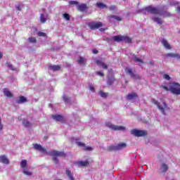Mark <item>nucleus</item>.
Instances as JSON below:
<instances>
[{"label":"nucleus","mask_w":180,"mask_h":180,"mask_svg":"<svg viewBox=\"0 0 180 180\" xmlns=\"http://www.w3.org/2000/svg\"><path fill=\"white\" fill-rule=\"evenodd\" d=\"M34 150L39 151L40 153H43L44 154H46V155H51L53 158V161L55 164H58V159L57 157H67V155L64 152H60L58 150H51L50 152H47V150L43 147L39 143H36L34 145Z\"/></svg>","instance_id":"f257e3e1"},{"label":"nucleus","mask_w":180,"mask_h":180,"mask_svg":"<svg viewBox=\"0 0 180 180\" xmlns=\"http://www.w3.org/2000/svg\"><path fill=\"white\" fill-rule=\"evenodd\" d=\"M163 89L169 91L173 95H180V84L179 83L173 82L170 84L169 88L166 86H162Z\"/></svg>","instance_id":"f03ea898"},{"label":"nucleus","mask_w":180,"mask_h":180,"mask_svg":"<svg viewBox=\"0 0 180 180\" xmlns=\"http://www.w3.org/2000/svg\"><path fill=\"white\" fill-rule=\"evenodd\" d=\"M144 11H147L148 13H152L153 15H162L160 9L155 7H153L151 6H148L146 8H141V10H139V12H144Z\"/></svg>","instance_id":"7ed1b4c3"},{"label":"nucleus","mask_w":180,"mask_h":180,"mask_svg":"<svg viewBox=\"0 0 180 180\" xmlns=\"http://www.w3.org/2000/svg\"><path fill=\"white\" fill-rule=\"evenodd\" d=\"M105 126L107 127H109V129H111V130L121 131H126V127H124L123 126L114 125L113 124H112V122H107L105 124Z\"/></svg>","instance_id":"20e7f679"},{"label":"nucleus","mask_w":180,"mask_h":180,"mask_svg":"<svg viewBox=\"0 0 180 180\" xmlns=\"http://www.w3.org/2000/svg\"><path fill=\"white\" fill-rule=\"evenodd\" d=\"M153 103H154V105H157V107L160 110V112L162 113V115H166L165 110L167 109V103H165V101H162L163 105H161V103H160V102H158L157 100H153Z\"/></svg>","instance_id":"39448f33"},{"label":"nucleus","mask_w":180,"mask_h":180,"mask_svg":"<svg viewBox=\"0 0 180 180\" xmlns=\"http://www.w3.org/2000/svg\"><path fill=\"white\" fill-rule=\"evenodd\" d=\"M131 134H133L135 137H143L147 136V132L143 130L132 129L131 130Z\"/></svg>","instance_id":"423d86ee"},{"label":"nucleus","mask_w":180,"mask_h":180,"mask_svg":"<svg viewBox=\"0 0 180 180\" xmlns=\"http://www.w3.org/2000/svg\"><path fill=\"white\" fill-rule=\"evenodd\" d=\"M88 26L91 30H95V29L102 27V26H103V23L102 22H91L88 23Z\"/></svg>","instance_id":"0eeeda50"},{"label":"nucleus","mask_w":180,"mask_h":180,"mask_svg":"<svg viewBox=\"0 0 180 180\" xmlns=\"http://www.w3.org/2000/svg\"><path fill=\"white\" fill-rule=\"evenodd\" d=\"M124 71L127 75H130L131 78H134V79H140L139 76L136 75V73L133 72V70H131V68H125Z\"/></svg>","instance_id":"6e6552de"},{"label":"nucleus","mask_w":180,"mask_h":180,"mask_svg":"<svg viewBox=\"0 0 180 180\" xmlns=\"http://www.w3.org/2000/svg\"><path fill=\"white\" fill-rule=\"evenodd\" d=\"M77 10L79 12H85V11H88V6L85 4H79L77 6Z\"/></svg>","instance_id":"1a4fd4ad"},{"label":"nucleus","mask_w":180,"mask_h":180,"mask_svg":"<svg viewBox=\"0 0 180 180\" xmlns=\"http://www.w3.org/2000/svg\"><path fill=\"white\" fill-rule=\"evenodd\" d=\"M166 58H177V60H180V55L179 53H169L165 55Z\"/></svg>","instance_id":"9d476101"},{"label":"nucleus","mask_w":180,"mask_h":180,"mask_svg":"<svg viewBox=\"0 0 180 180\" xmlns=\"http://www.w3.org/2000/svg\"><path fill=\"white\" fill-rule=\"evenodd\" d=\"M52 118L56 122H64L65 119L64 117L61 115H52Z\"/></svg>","instance_id":"9b49d317"},{"label":"nucleus","mask_w":180,"mask_h":180,"mask_svg":"<svg viewBox=\"0 0 180 180\" xmlns=\"http://www.w3.org/2000/svg\"><path fill=\"white\" fill-rule=\"evenodd\" d=\"M127 98L128 101H132V99H134L135 98H139V96L137 95V93L132 92L127 96Z\"/></svg>","instance_id":"f8f14e48"},{"label":"nucleus","mask_w":180,"mask_h":180,"mask_svg":"<svg viewBox=\"0 0 180 180\" xmlns=\"http://www.w3.org/2000/svg\"><path fill=\"white\" fill-rule=\"evenodd\" d=\"M0 162L8 165L9 164V160L6 158V156L5 155H3L0 156Z\"/></svg>","instance_id":"ddd939ff"},{"label":"nucleus","mask_w":180,"mask_h":180,"mask_svg":"<svg viewBox=\"0 0 180 180\" xmlns=\"http://www.w3.org/2000/svg\"><path fill=\"white\" fill-rule=\"evenodd\" d=\"M20 168H22V169H27V161L26 160H22L20 162Z\"/></svg>","instance_id":"4468645a"},{"label":"nucleus","mask_w":180,"mask_h":180,"mask_svg":"<svg viewBox=\"0 0 180 180\" xmlns=\"http://www.w3.org/2000/svg\"><path fill=\"white\" fill-rule=\"evenodd\" d=\"M4 94L7 98H13V94L8 89H4Z\"/></svg>","instance_id":"2eb2a0df"},{"label":"nucleus","mask_w":180,"mask_h":180,"mask_svg":"<svg viewBox=\"0 0 180 180\" xmlns=\"http://www.w3.org/2000/svg\"><path fill=\"white\" fill-rule=\"evenodd\" d=\"M162 44H163L164 47H165V49H167V50H171V45H169L167 39H162Z\"/></svg>","instance_id":"dca6fc26"},{"label":"nucleus","mask_w":180,"mask_h":180,"mask_svg":"<svg viewBox=\"0 0 180 180\" xmlns=\"http://www.w3.org/2000/svg\"><path fill=\"white\" fill-rule=\"evenodd\" d=\"M112 39L114 40V41H123V36L122 35H116V36H113Z\"/></svg>","instance_id":"f3484780"},{"label":"nucleus","mask_w":180,"mask_h":180,"mask_svg":"<svg viewBox=\"0 0 180 180\" xmlns=\"http://www.w3.org/2000/svg\"><path fill=\"white\" fill-rule=\"evenodd\" d=\"M126 147H127L126 143H121L117 146V150L119 151L120 150H123V148H126Z\"/></svg>","instance_id":"a211bd4d"},{"label":"nucleus","mask_w":180,"mask_h":180,"mask_svg":"<svg viewBox=\"0 0 180 180\" xmlns=\"http://www.w3.org/2000/svg\"><path fill=\"white\" fill-rule=\"evenodd\" d=\"M77 164L79 165V167H88V165H89V162L88 160L79 161L77 162Z\"/></svg>","instance_id":"6ab92c4d"},{"label":"nucleus","mask_w":180,"mask_h":180,"mask_svg":"<svg viewBox=\"0 0 180 180\" xmlns=\"http://www.w3.org/2000/svg\"><path fill=\"white\" fill-rule=\"evenodd\" d=\"M49 68V70H51V71H59V70H61V67L60 65H51Z\"/></svg>","instance_id":"aec40b11"},{"label":"nucleus","mask_w":180,"mask_h":180,"mask_svg":"<svg viewBox=\"0 0 180 180\" xmlns=\"http://www.w3.org/2000/svg\"><path fill=\"white\" fill-rule=\"evenodd\" d=\"M25 102H27V98H26V97L21 96L19 98V100L17 101V103H25Z\"/></svg>","instance_id":"412c9836"},{"label":"nucleus","mask_w":180,"mask_h":180,"mask_svg":"<svg viewBox=\"0 0 180 180\" xmlns=\"http://www.w3.org/2000/svg\"><path fill=\"white\" fill-rule=\"evenodd\" d=\"M96 6L97 8H99L100 9H103L104 8H108V6L103 3L101 2H97L96 4Z\"/></svg>","instance_id":"4be33fe9"},{"label":"nucleus","mask_w":180,"mask_h":180,"mask_svg":"<svg viewBox=\"0 0 180 180\" xmlns=\"http://www.w3.org/2000/svg\"><path fill=\"white\" fill-rule=\"evenodd\" d=\"M107 150L109 152L112 151H117V146H110L107 148Z\"/></svg>","instance_id":"5701e85b"},{"label":"nucleus","mask_w":180,"mask_h":180,"mask_svg":"<svg viewBox=\"0 0 180 180\" xmlns=\"http://www.w3.org/2000/svg\"><path fill=\"white\" fill-rule=\"evenodd\" d=\"M66 175L70 180H75V179H74V177L72 176V173H71V172L68 169H66Z\"/></svg>","instance_id":"b1692460"},{"label":"nucleus","mask_w":180,"mask_h":180,"mask_svg":"<svg viewBox=\"0 0 180 180\" xmlns=\"http://www.w3.org/2000/svg\"><path fill=\"white\" fill-rule=\"evenodd\" d=\"M22 124L25 127H32V124L30 123V122H29L26 120H24L22 121Z\"/></svg>","instance_id":"393cba45"},{"label":"nucleus","mask_w":180,"mask_h":180,"mask_svg":"<svg viewBox=\"0 0 180 180\" xmlns=\"http://www.w3.org/2000/svg\"><path fill=\"white\" fill-rule=\"evenodd\" d=\"M122 41H125V43H131V38L128 36H123Z\"/></svg>","instance_id":"a878e982"},{"label":"nucleus","mask_w":180,"mask_h":180,"mask_svg":"<svg viewBox=\"0 0 180 180\" xmlns=\"http://www.w3.org/2000/svg\"><path fill=\"white\" fill-rule=\"evenodd\" d=\"M22 172L24 175H27V176H32L33 175V173H32L30 171H28L27 169H24Z\"/></svg>","instance_id":"bb28decb"},{"label":"nucleus","mask_w":180,"mask_h":180,"mask_svg":"<svg viewBox=\"0 0 180 180\" xmlns=\"http://www.w3.org/2000/svg\"><path fill=\"white\" fill-rule=\"evenodd\" d=\"M40 22L41 23H46V22H47V18L44 16V14H41L40 16Z\"/></svg>","instance_id":"cd10ccee"},{"label":"nucleus","mask_w":180,"mask_h":180,"mask_svg":"<svg viewBox=\"0 0 180 180\" xmlns=\"http://www.w3.org/2000/svg\"><path fill=\"white\" fill-rule=\"evenodd\" d=\"M110 18L112 19H115V20H117L118 22H122L123 19L117 15H110Z\"/></svg>","instance_id":"c85d7f7f"},{"label":"nucleus","mask_w":180,"mask_h":180,"mask_svg":"<svg viewBox=\"0 0 180 180\" xmlns=\"http://www.w3.org/2000/svg\"><path fill=\"white\" fill-rule=\"evenodd\" d=\"M77 63L79 64H85V63H86V60L84 58V57L81 56L77 60Z\"/></svg>","instance_id":"c756f323"},{"label":"nucleus","mask_w":180,"mask_h":180,"mask_svg":"<svg viewBox=\"0 0 180 180\" xmlns=\"http://www.w3.org/2000/svg\"><path fill=\"white\" fill-rule=\"evenodd\" d=\"M154 22H157L158 25H162V20L158 17H155L153 18Z\"/></svg>","instance_id":"7c9ffc66"},{"label":"nucleus","mask_w":180,"mask_h":180,"mask_svg":"<svg viewBox=\"0 0 180 180\" xmlns=\"http://www.w3.org/2000/svg\"><path fill=\"white\" fill-rule=\"evenodd\" d=\"M63 18L64 19H65L66 20H70V19H71V16H70V14H68L67 13H63Z\"/></svg>","instance_id":"2f4dec72"},{"label":"nucleus","mask_w":180,"mask_h":180,"mask_svg":"<svg viewBox=\"0 0 180 180\" xmlns=\"http://www.w3.org/2000/svg\"><path fill=\"white\" fill-rule=\"evenodd\" d=\"M99 95H100V96H101V98H108V93H105V92H103L102 91H99Z\"/></svg>","instance_id":"473e14b6"},{"label":"nucleus","mask_w":180,"mask_h":180,"mask_svg":"<svg viewBox=\"0 0 180 180\" xmlns=\"http://www.w3.org/2000/svg\"><path fill=\"white\" fill-rule=\"evenodd\" d=\"M162 169L163 172H167V171L168 170V165H167L165 163H163L162 165Z\"/></svg>","instance_id":"72a5a7b5"},{"label":"nucleus","mask_w":180,"mask_h":180,"mask_svg":"<svg viewBox=\"0 0 180 180\" xmlns=\"http://www.w3.org/2000/svg\"><path fill=\"white\" fill-rule=\"evenodd\" d=\"M28 41H29L30 43H33V44H34V43H37V40L36 38H34V37H30V38H28Z\"/></svg>","instance_id":"f704fd0d"},{"label":"nucleus","mask_w":180,"mask_h":180,"mask_svg":"<svg viewBox=\"0 0 180 180\" xmlns=\"http://www.w3.org/2000/svg\"><path fill=\"white\" fill-rule=\"evenodd\" d=\"M134 61H135V63H141V64H143V63H144V62L143 61V60H141V59H140V58H137V57H135V58H134Z\"/></svg>","instance_id":"c9c22d12"},{"label":"nucleus","mask_w":180,"mask_h":180,"mask_svg":"<svg viewBox=\"0 0 180 180\" xmlns=\"http://www.w3.org/2000/svg\"><path fill=\"white\" fill-rule=\"evenodd\" d=\"M115 81H116V79L115 78L108 79V85H113V82H115Z\"/></svg>","instance_id":"e433bc0d"},{"label":"nucleus","mask_w":180,"mask_h":180,"mask_svg":"<svg viewBox=\"0 0 180 180\" xmlns=\"http://www.w3.org/2000/svg\"><path fill=\"white\" fill-rule=\"evenodd\" d=\"M172 16V14L169 12H165V14L163 15V18H171Z\"/></svg>","instance_id":"4c0bfd02"},{"label":"nucleus","mask_w":180,"mask_h":180,"mask_svg":"<svg viewBox=\"0 0 180 180\" xmlns=\"http://www.w3.org/2000/svg\"><path fill=\"white\" fill-rule=\"evenodd\" d=\"M6 65L11 68V70H12V71H15V68H13V65H12V64H11V63L9 62H6Z\"/></svg>","instance_id":"58836bf2"},{"label":"nucleus","mask_w":180,"mask_h":180,"mask_svg":"<svg viewBox=\"0 0 180 180\" xmlns=\"http://www.w3.org/2000/svg\"><path fill=\"white\" fill-rule=\"evenodd\" d=\"M92 150H94V148H92V147L91 146H85V147L84 148V151H92Z\"/></svg>","instance_id":"ea45409f"},{"label":"nucleus","mask_w":180,"mask_h":180,"mask_svg":"<svg viewBox=\"0 0 180 180\" xmlns=\"http://www.w3.org/2000/svg\"><path fill=\"white\" fill-rule=\"evenodd\" d=\"M63 99L66 103H68V102H70V98L67 96H63Z\"/></svg>","instance_id":"a19ab883"},{"label":"nucleus","mask_w":180,"mask_h":180,"mask_svg":"<svg viewBox=\"0 0 180 180\" xmlns=\"http://www.w3.org/2000/svg\"><path fill=\"white\" fill-rule=\"evenodd\" d=\"M76 144H77L79 147H82L83 148H84V147H85V143H82V142L77 141V142H76Z\"/></svg>","instance_id":"79ce46f5"},{"label":"nucleus","mask_w":180,"mask_h":180,"mask_svg":"<svg viewBox=\"0 0 180 180\" xmlns=\"http://www.w3.org/2000/svg\"><path fill=\"white\" fill-rule=\"evenodd\" d=\"M37 34L39 37H46V33L41 32H39Z\"/></svg>","instance_id":"37998d69"},{"label":"nucleus","mask_w":180,"mask_h":180,"mask_svg":"<svg viewBox=\"0 0 180 180\" xmlns=\"http://www.w3.org/2000/svg\"><path fill=\"white\" fill-rule=\"evenodd\" d=\"M117 9V7L116 6H110L109 7V11H116Z\"/></svg>","instance_id":"c03bdc74"},{"label":"nucleus","mask_w":180,"mask_h":180,"mask_svg":"<svg viewBox=\"0 0 180 180\" xmlns=\"http://www.w3.org/2000/svg\"><path fill=\"white\" fill-rule=\"evenodd\" d=\"M79 3L77 1H71L69 2V5H78Z\"/></svg>","instance_id":"a18cd8bd"},{"label":"nucleus","mask_w":180,"mask_h":180,"mask_svg":"<svg viewBox=\"0 0 180 180\" xmlns=\"http://www.w3.org/2000/svg\"><path fill=\"white\" fill-rule=\"evenodd\" d=\"M97 65H98V67H102L103 62L101 61V60H96V61Z\"/></svg>","instance_id":"49530a36"},{"label":"nucleus","mask_w":180,"mask_h":180,"mask_svg":"<svg viewBox=\"0 0 180 180\" xmlns=\"http://www.w3.org/2000/svg\"><path fill=\"white\" fill-rule=\"evenodd\" d=\"M163 78H165V79H167V81H169V79H171V77H169V75L165 74L163 75Z\"/></svg>","instance_id":"de8ad7c7"},{"label":"nucleus","mask_w":180,"mask_h":180,"mask_svg":"<svg viewBox=\"0 0 180 180\" xmlns=\"http://www.w3.org/2000/svg\"><path fill=\"white\" fill-rule=\"evenodd\" d=\"M96 74L100 77H103L105 75L102 72H96Z\"/></svg>","instance_id":"09e8293b"},{"label":"nucleus","mask_w":180,"mask_h":180,"mask_svg":"<svg viewBox=\"0 0 180 180\" xmlns=\"http://www.w3.org/2000/svg\"><path fill=\"white\" fill-rule=\"evenodd\" d=\"M89 89L92 91V92H95V87H94L92 85L89 86Z\"/></svg>","instance_id":"8fccbe9b"},{"label":"nucleus","mask_w":180,"mask_h":180,"mask_svg":"<svg viewBox=\"0 0 180 180\" xmlns=\"http://www.w3.org/2000/svg\"><path fill=\"white\" fill-rule=\"evenodd\" d=\"M104 70H108V65L103 63V65H101Z\"/></svg>","instance_id":"3c124183"},{"label":"nucleus","mask_w":180,"mask_h":180,"mask_svg":"<svg viewBox=\"0 0 180 180\" xmlns=\"http://www.w3.org/2000/svg\"><path fill=\"white\" fill-rule=\"evenodd\" d=\"M92 53H93V54H98V51L96 49H93Z\"/></svg>","instance_id":"603ef678"},{"label":"nucleus","mask_w":180,"mask_h":180,"mask_svg":"<svg viewBox=\"0 0 180 180\" xmlns=\"http://www.w3.org/2000/svg\"><path fill=\"white\" fill-rule=\"evenodd\" d=\"M4 129V124L1 123V117H0V130H2Z\"/></svg>","instance_id":"864d4df0"},{"label":"nucleus","mask_w":180,"mask_h":180,"mask_svg":"<svg viewBox=\"0 0 180 180\" xmlns=\"http://www.w3.org/2000/svg\"><path fill=\"white\" fill-rule=\"evenodd\" d=\"M17 11H22V8H20V6H16Z\"/></svg>","instance_id":"5fc2aeb1"},{"label":"nucleus","mask_w":180,"mask_h":180,"mask_svg":"<svg viewBox=\"0 0 180 180\" xmlns=\"http://www.w3.org/2000/svg\"><path fill=\"white\" fill-rule=\"evenodd\" d=\"M176 12H178L179 13H180V6H178V7L176 8Z\"/></svg>","instance_id":"6e6d98bb"},{"label":"nucleus","mask_w":180,"mask_h":180,"mask_svg":"<svg viewBox=\"0 0 180 180\" xmlns=\"http://www.w3.org/2000/svg\"><path fill=\"white\" fill-rule=\"evenodd\" d=\"M176 4H178V3L170 2V5L172 6H174V5H176Z\"/></svg>","instance_id":"4d7b16f0"},{"label":"nucleus","mask_w":180,"mask_h":180,"mask_svg":"<svg viewBox=\"0 0 180 180\" xmlns=\"http://www.w3.org/2000/svg\"><path fill=\"white\" fill-rule=\"evenodd\" d=\"M105 30H106V29H105V28L100 29V32H105Z\"/></svg>","instance_id":"13d9d810"},{"label":"nucleus","mask_w":180,"mask_h":180,"mask_svg":"<svg viewBox=\"0 0 180 180\" xmlns=\"http://www.w3.org/2000/svg\"><path fill=\"white\" fill-rule=\"evenodd\" d=\"M149 64H150V65H154V62L153 61H150Z\"/></svg>","instance_id":"bf43d9fd"},{"label":"nucleus","mask_w":180,"mask_h":180,"mask_svg":"<svg viewBox=\"0 0 180 180\" xmlns=\"http://www.w3.org/2000/svg\"><path fill=\"white\" fill-rule=\"evenodd\" d=\"M4 55L2 54V53L1 52H0V58H2V56H3Z\"/></svg>","instance_id":"052dcab7"}]
</instances>
